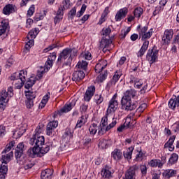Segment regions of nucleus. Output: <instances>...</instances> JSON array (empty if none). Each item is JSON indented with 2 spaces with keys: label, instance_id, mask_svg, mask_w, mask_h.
I'll return each instance as SVG.
<instances>
[{
  "label": "nucleus",
  "instance_id": "4468645a",
  "mask_svg": "<svg viewBox=\"0 0 179 179\" xmlns=\"http://www.w3.org/2000/svg\"><path fill=\"white\" fill-rule=\"evenodd\" d=\"M117 125V120H113L109 125H108L106 127L100 126L98 129V134L99 135H104L105 132H107V131H110L111 128H114V127Z\"/></svg>",
  "mask_w": 179,
  "mask_h": 179
},
{
  "label": "nucleus",
  "instance_id": "864d4df0",
  "mask_svg": "<svg viewBox=\"0 0 179 179\" xmlns=\"http://www.w3.org/2000/svg\"><path fill=\"white\" fill-rule=\"evenodd\" d=\"M129 31H131V28L129 27L127 28V29L126 31H121V34L120 36V38H125V37L127 36V34H128V33H129Z\"/></svg>",
  "mask_w": 179,
  "mask_h": 179
},
{
  "label": "nucleus",
  "instance_id": "f257e3e1",
  "mask_svg": "<svg viewBox=\"0 0 179 179\" xmlns=\"http://www.w3.org/2000/svg\"><path fill=\"white\" fill-rule=\"evenodd\" d=\"M136 97L135 90H128L124 93L121 100L122 107L126 111H132L136 108V101L134 99Z\"/></svg>",
  "mask_w": 179,
  "mask_h": 179
},
{
  "label": "nucleus",
  "instance_id": "7ed1b4c3",
  "mask_svg": "<svg viewBox=\"0 0 179 179\" xmlns=\"http://www.w3.org/2000/svg\"><path fill=\"white\" fill-rule=\"evenodd\" d=\"M51 148H52V143H51L45 144V145H43L41 148H36L34 145L33 148H29L27 150V155L29 157H35L36 156H37V157H43L44 155L50 152Z\"/></svg>",
  "mask_w": 179,
  "mask_h": 179
},
{
  "label": "nucleus",
  "instance_id": "cd10ccee",
  "mask_svg": "<svg viewBox=\"0 0 179 179\" xmlns=\"http://www.w3.org/2000/svg\"><path fill=\"white\" fill-rule=\"evenodd\" d=\"M148 164L150 167H159V169L163 167V163L160 159H152L148 162Z\"/></svg>",
  "mask_w": 179,
  "mask_h": 179
},
{
  "label": "nucleus",
  "instance_id": "473e14b6",
  "mask_svg": "<svg viewBox=\"0 0 179 179\" xmlns=\"http://www.w3.org/2000/svg\"><path fill=\"white\" fill-rule=\"evenodd\" d=\"M24 94L27 100H34V99H36V92H33V90L25 91Z\"/></svg>",
  "mask_w": 179,
  "mask_h": 179
},
{
  "label": "nucleus",
  "instance_id": "423d86ee",
  "mask_svg": "<svg viewBox=\"0 0 179 179\" xmlns=\"http://www.w3.org/2000/svg\"><path fill=\"white\" fill-rule=\"evenodd\" d=\"M26 150V147L24 146V144L23 143H20L15 151V159L19 162L20 159H22V156H23V152Z\"/></svg>",
  "mask_w": 179,
  "mask_h": 179
},
{
  "label": "nucleus",
  "instance_id": "a19ab883",
  "mask_svg": "<svg viewBox=\"0 0 179 179\" xmlns=\"http://www.w3.org/2000/svg\"><path fill=\"white\" fill-rule=\"evenodd\" d=\"M97 128H99L97 127V124L93 123L92 125L90 126V127L89 128L90 135H92V136H94V135H96V132H97Z\"/></svg>",
  "mask_w": 179,
  "mask_h": 179
},
{
  "label": "nucleus",
  "instance_id": "09e8293b",
  "mask_svg": "<svg viewBox=\"0 0 179 179\" xmlns=\"http://www.w3.org/2000/svg\"><path fill=\"white\" fill-rule=\"evenodd\" d=\"M106 10H108V8H106L103 13L101 15V19L99 22V24H102L103 22L106 21L105 17H106V16H107V12H106Z\"/></svg>",
  "mask_w": 179,
  "mask_h": 179
},
{
  "label": "nucleus",
  "instance_id": "f8f14e48",
  "mask_svg": "<svg viewBox=\"0 0 179 179\" xmlns=\"http://www.w3.org/2000/svg\"><path fill=\"white\" fill-rule=\"evenodd\" d=\"M17 10L16 6L13 4H7L3 8V15H6L9 16V15L12 13H15Z\"/></svg>",
  "mask_w": 179,
  "mask_h": 179
},
{
  "label": "nucleus",
  "instance_id": "412c9836",
  "mask_svg": "<svg viewBox=\"0 0 179 179\" xmlns=\"http://www.w3.org/2000/svg\"><path fill=\"white\" fill-rule=\"evenodd\" d=\"M169 107L172 110H174L176 107H179V95L178 96H174L169 101Z\"/></svg>",
  "mask_w": 179,
  "mask_h": 179
},
{
  "label": "nucleus",
  "instance_id": "4be33fe9",
  "mask_svg": "<svg viewBox=\"0 0 179 179\" xmlns=\"http://www.w3.org/2000/svg\"><path fill=\"white\" fill-rule=\"evenodd\" d=\"M52 62H54L52 60H51V57H48V61L45 64V69L42 70L40 72V73L38 74L39 79H41V78H43V75L44 74L45 69H46V71H48V69H50L52 68Z\"/></svg>",
  "mask_w": 179,
  "mask_h": 179
},
{
  "label": "nucleus",
  "instance_id": "20e7f679",
  "mask_svg": "<svg viewBox=\"0 0 179 179\" xmlns=\"http://www.w3.org/2000/svg\"><path fill=\"white\" fill-rule=\"evenodd\" d=\"M10 157H13V152H10L7 155H3L1 156V162L2 164L0 166V179L6 178V175L8 174V166L3 165L8 164L10 162Z\"/></svg>",
  "mask_w": 179,
  "mask_h": 179
},
{
  "label": "nucleus",
  "instance_id": "dca6fc26",
  "mask_svg": "<svg viewBox=\"0 0 179 179\" xmlns=\"http://www.w3.org/2000/svg\"><path fill=\"white\" fill-rule=\"evenodd\" d=\"M95 92H96V87L94 86L89 87L84 96L85 101H89L90 100H91L93 96H94Z\"/></svg>",
  "mask_w": 179,
  "mask_h": 179
},
{
  "label": "nucleus",
  "instance_id": "5701e85b",
  "mask_svg": "<svg viewBox=\"0 0 179 179\" xmlns=\"http://www.w3.org/2000/svg\"><path fill=\"white\" fill-rule=\"evenodd\" d=\"M107 66V62L106 60H101L99 63L96 64L95 66V72L96 73H100L103 71V69H105V68Z\"/></svg>",
  "mask_w": 179,
  "mask_h": 179
},
{
  "label": "nucleus",
  "instance_id": "603ef678",
  "mask_svg": "<svg viewBox=\"0 0 179 179\" xmlns=\"http://www.w3.org/2000/svg\"><path fill=\"white\" fill-rule=\"evenodd\" d=\"M16 73V78H17V79H20V78H22L24 83V80H26V77L24 76V71H21L19 73Z\"/></svg>",
  "mask_w": 179,
  "mask_h": 179
},
{
  "label": "nucleus",
  "instance_id": "393cba45",
  "mask_svg": "<svg viewBox=\"0 0 179 179\" xmlns=\"http://www.w3.org/2000/svg\"><path fill=\"white\" fill-rule=\"evenodd\" d=\"M101 176H102L103 178H113V173L108 166H106L105 168L102 169Z\"/></svg>",
  "mask_w": 179,
  "mask_h": 179
},
{
  "label": "nucleus",
  "instance_id": "6e6d98bb",
  "mask_svg": "<svg viewBox=\"0 0 179 179\" xmlns=\"http://www.w3.org/2000/svg\"><path fill=\"white\" fill-rule=\"evenodd\" d=\"M143 85V83L139 80H135L134 81V87H137V89H141L142 87V85Z\"/></svg>",
  "mask_w": 179,
  "mask_h": 179
},
{
  "label": "nucleus",
  "instance_id": "f03ea898",
  "mask_svg": "<svg viewBox=\"0 0 179 179\" xmlns=\"http://www.w3.org/2000/svg\"><path fill=\"white\" fill-rule=\"evenodd\" d=\"M137 30L140 37H141L142 41H144L141 48L137 53V57H143L148 50V48H149V41L146 40L152 37L153 32H152V31H148V27H143V28H141V25L138 26Z\"/></svg>",
  "mask_w": 179,
  "mask_h": 179
},
{
  "label": "nucleus",
  "instance_id": "7c9ffc66",
  "mask_svg": "<svg viewBox=\"0 0 179 179\" xmlns=\"http://www.w3.org/2000/svg\"><path fill=\"white\" fill-rule=\"evenodd\" d=\"M63 16H64V12L62 11V9L60 8L57 10V15L55 17V20H54L55 24H57V23H59V22L62 20Z\"/></svg>",
  "mask_w": 179,
  "mask_h": 179
},
{
  "label": "nucleus",
  "instance_id": "6ab92c4d",
  "mask_svg": "<svg viewBox=\"0 0 179 179\" xmlns=\"http://www.w3.org/2000/svg\"><path fill=\"white\" fill-rule=\"evenodd\" d=\"M20 162V164L24 165V170H29V169H31L34 166L31 161L29 160L27 157H22L20 159H18Z\"/></svg>",
  "mask_w": 179,
  "mask_h": 179
},
{
  "label": "nucleus",
  "instance_id": "052dcab7",
  "mask_svg": "<svg viewBox=\"0 0 179 179\" xmlns=\"http://www.w3.org/2000/svg\"><path fill=\"white\" fill-rule=\"evenodd\" d=\"M54 48H57V45H50L49 47L43 50V52H48V51H51V50H54Z\"/></svg>",
  "mask_w": 179,
  "mask_h": 179
},
{
  "label": "nucleus",
  "instance_id": "f704fd0d",
  "mask_svg": "<svg viewBox=\"0 0 179 179\" xmlns=\"http://www.w3.org/2000/svg\"><path fill=\"white\" fill-rule=\"evenodd\" d=\"M34 83H36V79L34 77H31L24 85L25 89H30Z\"/></svg>",
  "mask_w": 179,
  "mask_h": 179
},
{
  "label": "nucleus",
  "instance_id": "8fccbe9b",
  "mask_svg": "<svg viewBox=\"0 0 179 179\" xmlns=\"http://www.w3.org/2000/svg\"><path fill=\"white\" fill-rule=\"evenodd\" d=\"M34 45V40L30 39L26 44H25V48L29 50L31 47Z\"/></svg>",
  "mask_w": 179,
  "mask_h": 179
},
{
  "label": "nucleus",
  "instance_id": "58836bf2",
  "mask_svg": "<svg viewBox=\"0 0 179 179\" xmlns=\"http://www.w3.org/2000/svg\"><path fill=\"white\" fill-rule=\"evenodd\" d=\"M108 75V73H107V71H104L103 73L100 74L97 77L98 82H100V83H103V82H104V80H106V79H107Z\"/></svg>",
  "mask_w": 179,
  "mask_h": 179
},
{
  "label": "nucleus",
  "instance_id": "37998d69",
  "mask_svg": "<svg viewBox=\"0 0 179 179\" xmlns=\"http://www.w3.org/2000/svg\"><path fill=\"white\" fill-rule=\"evenodd\" d=\"M70 2H71V1H69V0H64L62 1L63 6L59 7V9H62V12H64V10H65V9H68V6H69Z\"/></svg>",
  "mask_w": 179,
  "mask_h": 179
},
{
  "label": "nucleus",
  "instance_id": "79ce46f5",
  "mask_svg": "<svg viewBox=\"0 0 179 179\" xmlns=\"http://www.w3.org/2000/svg\"><path fill=\"white\" fill-rule=\"evenodd\" d=\"M108 114L106 113V115L102 117L101 122L102 127H107L108 124Z\"/></svg>",
  "mask_w": 179,
  "mask_h": 179
},
{
  "label": "nucleus",
  "instance_id": "ddd939ff",
  "mask_svg": "<svg viewBox=\"0 0 179 179\" xmlns=\"http://www.w3.org/2000/svg\"><path fill=\"white\" fill-rule=\"evenodd\" d=\"M72 49L71 48H65L64 50H62V52L59 55L58 57V62H61L62 59H66L68 57H72Z\"/></svg>",
  "mask_w": 179,
  "mask_h": 179
},
{
  "label": "nucleus",
  "instance_id": "4d7b16f0",
  "mask_svg": "<svg viewBox=\"0 0 179 179\" xmlns=\"http://www.w3.org/2000/svg\"><path fill=\"white\" fill-rule=\"evenodd\" d=\"M103 36H109L110 33H111V29L110 27L105 28L102 30Z\"/></svg>",
  "mask_w": 179,
  "mask_h": 179
},
{
  "label": "nucleus",
  "instance_id": "13d9d810",
  "mask_svg": "<svg viewBox=\"0 0 179 179\" xmlns=\"http://www.w3.org/2000/svg\"><path fill=\"white\" fill-rule=\"evenodd\" d=\"M148 107V105L146 103H142L138 108L137 109V111L139 113H143L145 111V109Z\"/></svg>",
  "mask_w": 179,
  "mask_h": 179
},
{
  "label": "nucleus",
  "instance_id": "72a5a7b5",
  "mask_svg": "<svg viewBox=\"0 0 179 179\" xmlns=\"http://www.w3.org/2000/svg\"><path fill=\"white\" fill-rule=\"evenodd\" d=\"M134 152V147H129L126 152H124V157L125 159H132V152Z\"/></svg>",
  "mask_w": 179,
  "mask_h": 179
},
{
  "label": "nucleus",
  "instance_id": "39448f33",
  "mask_svg": "<svg viewBox=\"0 0 179 179\" xmlns=\"http://www.w3.org/2000/svg\"><path fill=\"white\" fill-rule=\"evenodd\" d=\"M45 142V139L44 138V136H37V134H34L29 141L30 145L37 148L38 149H41L43 146H45V145H44Z\"/></svg>",
  "mask_w": 179,
  "mask_h": 179
},
{
  "label": "nucleus",
  "instance_id": "de8ad7c7",
  "mask_svg": "<svg viewBox=\"0 0 179 179\" xmlns=\"http://www.w3.org/2000/svg\"><path fill=\"white\" fill-rule=\"evenodd\" d=\"M143 156H145V154L142 151L138 152L136 155V162H142L143 160Z\"/></svg>",
  "mask_w": 179,
  "mask_h": 179
},
{
  "label": "nucleus",
  "instance_id": "a211bd4d",
  "mask_svg": "<svg viewBox=\"0 0 179 179\" xmlns=\"http://www.w3.org/2000/svg\"><path fill=\"white\" fill-rule=\"evenodd\" d=\"M86 74L83 71H76L73 73L72 80L74 82H80V80H83Z\"/></svg>",
  "mask_w": 179,
  "mask_h": 179
},
{
  "label": "nucleus",
  "instance_id": "2eb2a0df",
  "mask_svg": "<svg viewBox=\"0 0 179 179\" xmlns=\"http://www.w3.org/2000/svg\"><path fill=\"white\" fill-rule=\"evenodd\" d=\"M173 36H174V32L173 29H166L164 31V36L162 37V41L165 44H170V41L173 38Z\"/></svg>",
  "mask_w": 179,
  "mask_h": 179
},
{
  "label": "nucleus",
  "instance_id": "a878e982",
  "mask_svg": "<svg viewBox=\"0 0 179 179\" xmlns=\"http://www.w3.org/2000/svg\"><path fill=\"white\" fill-rule=\"evenodd\" d=\"M52 170L50 169L42 171L41 173V179H51L52 177Z\"/></svg>",
  "mask_w": 179,
  "mask_h": 179
},
{
  "label": "nucleus",
  "instance_id": "0eeeda50",
  "mask_svg": "<svg viewBox=\"0 0 179 179\" xmlns=\"http://www.w3.org/2000/svg\"><path fill=\"white\" fill-rule=\"evenodd\" d=\"M13 96V88L12 87H8V92L6 90H3L1 93H0V102L3 101V103H8L9 101V99H7L6 97H12Z\"/></svg>",
  "mask_w": 179,
  "mask_h": 179
},
{
  "label": "nucleus",
  "instance_id": "9b49d317",
  "mask_svg": "<svg viewBox=\"0 0 179 179\" xmlns=\"http://www.w3.org/2000/svg\"><path fill=\"white\" fill-rule=\"evenodd\" d=\"M117 108H118V101L110 99L106 113L107 114L115 113V111H117Z\"/></svg>",
  "mask_w": 179,
  "mask_h": 179
},
{
  "label": "nucleus",
  "instance_id": "bf43d9fd",
  "mask_svg": "<svg viewBox=\"0 0 179 179\" xmlns=\"http://www.w3.org/2000/svg\"><path fill=\"white\" fill-rule=\"evenodd\" d=\"M5 134H6L5 127L0 126V138H3V136H5Z\"/></svg>",
  "mask_w": 179,
  "mask_h": 179
},
{
  "label": "nucleus",
  "instance_id": "3c124183",
  "mask_svg": "<svg viewBox=\"0 0 179 179\" xmlns=\"http://www.w3.org/2000/svg\"><path fill=\"white\" fill-rule=\"evenodd\" d=\"M35 9H36L35 6L31 5L27 11V15L33 16V15H34Z\"/></svg>",
  "mask_w": 179,
  "mask_h": 179
},
{
  "label": "nucleus",
  "instance_id": "c03bdc74",
  "mask_svg": "<svg viewBox=\"0 0 179 179\" xmlns=\"http://www.w3.org/2000/svg\"><path fill=\"white\" fill-rule=\"evenodd\" d=\"M94 100L96 103V104H101V103H103V101L104 100V98H103V96H101V94H96L94 96Z\"/></svg>",
  "mask_w": 179,
  "mask_h": 179
},
{
  "label": "nucleus",
  "instance_id": "338daca9",
  "mask_svg": "<svg viewBox=\"0 0 179 179\" xmlns=\"http://www.w3.org/2000/svg\"><path fill=\"white\" fill-rule=\"evenodd\" d=\"M48 99H50V92H48L45 96H43L42 99V102L47 104V102L48 101Z\"/></svg>",
  "mask_w": 179,
  "mask_h": 179
},
{
  "label": "nucleus",
  "instance_id": "c85d7f7f",
  "mask_svg": "<svg viewBox=\"0 0 179 179\" xmlns=\"http://www.w3.org/2000/svg\"><path fill=\"white\" fill-rule=\"evenodd\" d=\"M7 30H9V22L2 21L1 25L0 26V36L5 34Z\"/></svg>",
  "mask_w": 179,
  "mask_h": 179
},
{
  "label": "nucleus",
  "instance_id": "9d476101",
  "mask_svg": "<svg viewBox=\"0 0 179 179\" xmlns=\"http://www.w3.org/2000/svg\"><path fill=\"white\" fill-rule=\"evenodd\" d=\"M16 73H13L10 76V80H14L13 83L16 89H22V87H23V85H24V80H23L22 77H20V79H17V78H16Z\"/></svg>",
  "mask_w": 179,
  "mask_h": 179
},
{
  "label": "nucleus",
  "instance_id": "774afa93",
  "mask_svg": "<svg viewBox=\"0 0 179 179\" xmlns=\"http://www.w3.org/2000/svg\"><path fill=\"white\" fill-rule=\"evenodd\" d=\"M152 179H159L160 178V173H158L157 172H153L152 174Z\"/></svg>",
  "mask_w": 179,
  "mask_h": 179
},
{
  "label": "nucleus",
  "instance_id": "bb28decb",
  "mask_svg": "<svg viewBox=\"0 0 179 179\" xmlns=\"http://www.w3.org/2000/svg\"><path fill=\"white\" fill-rule=\"evenodd\" d=\"M112 157L114 159V160H116V162H118L122 159V152H121V150L120 149H115L112 152Z\"/></svg>",
  "mask_w": 179,
  "mask_h": 179
},
{
  "label": "nucleus",
  "instance_id": "c9c22d12",
  "mask_svg": "<svg viewBox=\"0 0 179 179\" xmlns=\"http://www.w3.org/2000/svg\"><path fill=\"white\" fill-rule=\"evenodd\" d=\"M134 15L135 17H138V19H139V17L143 15V8L137 7L134 9Z\"/></svg>",
  "mask_w": 179,
  "mask_h": 179
},
{
  "label": "nucleus",
  "instance_id": "a18cd8bd",
  "mask_svg": "<svg viewBox=\"0 0 179 179\" xmlns=\"http://www.w3.org/2000/svg\"><path fill=\"white\" fill-rule=\"evenodd\" d=\"M83 125H85V119L83 118V117H81L80 120H78L75 128L76 129V128H82Z\"/></svg>",
  "mask_w": 179,
  "mask_h": 179
},
{
  "label": "nucleus",
  "instance_id": "2f4dec72",
  "mask_svg": "<svg viewBox=\"0 0 179 179\" xmlns=\"http://www.w3.org/2000/svg\"><path fill=\"white\" fill-rule=\"evenodd\" d=\"M111 44H113V41L107 38H102L100 42L101 47L104 45V48H110V45H111Z\"/></svg>",
  "mask_w": 179,
  "mask_h": 179
},
{
  "label": "nucleus",
  "instance_id": "49530a36",
  "mask_svg": "<svg viewBox=\"0 0 179 179\" xmlns=\"http://www.w3.org/2000/svg\"><path fill=\"white\" fill-rule=\"evenodd\" d=\"M140 170L141 171L143 177H145L146 174H148V167L146 166V165H141L140 166Z\"/></svg>",
  "mask_w": 179,
  "mask_h": 179
},
{
  "label": "nucleus",
  "instance_id": "ea45409f",
  "mask_svg": "<svg viewBox=\"0 0 179 179\" xmlns=\"http://www.w3.org/2000/svg\"><path fill=\"white\" fill-rule=\"evenodd\" d=\"M121 75H122V73H121V71H116L112 78V82L113 83H117L120 79V78H121Z\"/></svg>",
  "mask_w": 179,
  "mask_h": 179
},
{
  "label": "nucleus",
  "instance_id": "69168bd1",
  "mask_svg": "<svg viewBox=\"0 0 179 179\" xmlns=\"http://www.w3.org/2000/svg\"><path fill=\"white\" fill-rule=\"evenodd\" d=\"M31 24H33V20L31 18H29L27 20V29H30L31 27Z\"/></svg>",
  "mask_w": 179,
  "mask_h": 179
},
{
  "label": "nucleus",
  "instance_id": "aec40b11",
  "mask_svg": "<svg viewBox=\"0 0 179 179\" xmlns=\"http://www.w3.org/2000/svg\"><path fill=\"white\" fill-rule=\"evenodd\" d=\"M57 127H58V122L57 121L50 122L48 124L47 128H46L47 135H48L49 136H51V135H52V132L54 131V129H55Z\"/></svg>",
  "mask_w": 179,
  "mask_h": 179
},
{
  "label": "nucleus",
  "instance_id": "e2e57ef3",
  "mask_svg": "<svg viewBox=\"0 0 179 179\" xmlns=\"http://www.w3.org/2000/svg\"><path fill=\"white\" fill-rule=\"evenodd\" d=\"M36 35L34 33V31H30L28 34V39L31 38V40H33V38H36Z\"/></svg>",
  "mask_w": 179,
  "mask_h": 179
},
{
  "label": "nucleus",
  "instance_id": "680f3d73",
  "mask_svg": "<svg viewBox=\"0 0 179 179\" xmlns=\"http://www.w3.org/2000/svg\"><path fill=\"white\" fill-rule=\"evenodd\" d=\"M115 83H114L112 80H110L109 83H108L106 89L108 92L110 91V89L113 87V86H115Z\"/></svg>",
  "mask_w": 179,
  "mask_h": 179
},
{
  "label": "nucleus",
  "instance_id": "5fc2aeb1",
  "mask_svg": "<svg viewBox=\"0 0 179 179\" xmlns=\"http://www.w3.org/2000/svg\"><path fill=\"white\" fill-rule=\"evenodd\" d=\"M34 99H27L26 106L28 108H31L34 106Z\"/></svg>",
  "mask_w": 179,
  "mask_h": 179
},
{
  "label": "nucleus",
  "instance_id": "e433bc0d",
  "mask_svg": "<svg viewBox=\"0 0 179 179\" xmlns=\"http://www.w3.org/2000/svg\"><path fill=\"white\" fill-rule=\"evenodd\" d=\"M76 68L78 69H84V71H86V68H87V62L86 61H80L76 65Z\"/></svg>",
  "mask_w": 179,
  "mask_h": 179
},
{
  "label": "nucleus",
  "instance_id": "f3484780",
  "mask_svg": "<svg viewBox=\"0 0 179 179\" xmlns=\"http://www.w3.org/2000/svg\"><path fill=\"white\" fill-rule=\"evenodd\" d=\"M128 15V8H121L119 11L117 12L115 15V21L116 22H121L122 19Z\"/></svg>",
  "mask_w": 179,
  "mask_h": 179
},
{
  "label": "nucleus",
  "instance_id": "1a4fd4ad",
  "mask_svg": "<svg viewBox=\"0 0 179 179\" xmlns=\"http://www.w3.org/2000/svg\"><path fill=\"white\" fill-rule=\"evenodd\" d=\"M157 55H159V50L153 51V49H149L146 58L148 61L151 62V64H153V62H156V59H157Z\"/></svg>",
  "mask_w": 179,
  "mask_h": 179
},
{
  "label": "nucleus",
  "instance_id": "0e129e2a",
  "mask_svg": "<svg viewBox=\"0 0 179 179\" xmlns=\"http://www.w3.org/2000/svg\"><path fill=\"white\" fill-rule=\"evenodd\" d=\"M84 58L85 59H87L88 61H90V59H92V53L89 52H85L84 54Z\"/></svg>",
  "mask_w": 179,
  "mask_h": 179
},
{
  "label": "nucleus",
  "instance_id": "b1692460",
  "mask_svg": "<svg viewBox=\"0 0 179 179\" xmlns=\"http://www.w3.org/2000/svg\"><path fill=\"white\" fill-rule=\"evenodd\" d=\"M164 178H171V177H176L177 176V170L174 169H166L162 173Z\"/></svg>",
  "mask_w": 179,
  "mask_h": 179
},
{
  "label": "nucleus",
  "instance_id": "c756f323",
  "mask_svg": "<svg viewBox=\"0 0 179 179\" xmlns=\"http://www.w3.org/2000/svg\"><path fill=\"white\" fill-rule=\"evenodd\" d=\"M71 110H72V104L69 103V104L65 105L62 109L58 110L57 114L59 115H62V114L65 113H69Z\"/></svg>",
  "mask_w": 179,
  "mask_h": 179
},
{
  "label": "nucleus",
  "instance_id": "6e6552de",
  "mask_svg": "<svg viewBox=\"0 0 179 179\" xmlns=\"http://www.w3.org/2000/svg\"><path fill=\"white\" fill-rule=\"evenodd\" d=\"M137 170H138V166L134 165L132 166H130L125 173L124 179H135Z\"/></svg>",
  "mask_w": 179,
  "mask_h": 179
},
{
  "label": "nucleus",
  "instance_id": "4c0bfd02",
  "mask_svg": "<svg viewBox=\"0 0 179 179\" xmlns=\"http://www.w3.org/2000/svg\"><path fill=\"white\" fill-rule=\"evenodd\" d=\"M178 161V155L176 153H173L171 155L169 162L170 164H174L177 163Z\"/></svg>",
  "mask_w": 179,
  "mask_h": 179
}]
</instances>
